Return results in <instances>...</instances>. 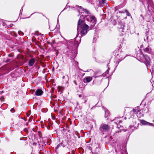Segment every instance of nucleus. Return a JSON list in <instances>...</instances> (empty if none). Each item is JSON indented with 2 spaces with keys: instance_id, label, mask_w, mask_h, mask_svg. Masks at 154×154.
<instances>
[{
  "instance_id": "c85d7f7f",
  "label": "nucleus",
  "mask_w": 154,
  "mask_h": 154,
  "mask_svg": "<svg viewBox=\"0 0 154 154\" xmlns=\"http://www.w3.org/2000/svg\"><path fill=\"white\" fill-rule=\"evenodd\" d=\"M103 2L104 1V0H102Z\"/></svg>"
},
{
  "instance_id": "5701e85b",
  "label": "nucleus",
  "mask_w": 154,
  "mask_h": 154,
  "mask_svg": "<svg viewBox=\"0 0 154 154\" xmlns=\"http://www.w3.org/2000/svg\"><path fill=\"white\" fill-rule=\"evenodd\" d=\"M47 78H45V80H46L47 81H48V80H47Z\"/></svg>"
},
{
  "instance_id": "4be33fe9",
  "label": "nucleus",
  "mask_w": 154,
  "mask_h": 154,
  "mask_svg": "<svg viewBox=\"0 0 154 154\" xmlns=\"http://www.w3.org/2000/svg\"><path fill=\"white\" fill-rule=\"evenodd\" d=\"M36 143H33V145H36Z\"/></svg>"
},
{
  "instance_id": "6ab92c4d",
  "label": "nucleus",
  "mask_w": 154,
  "mask_h": 154,
  "mask_svg": "<svg viewBox=\"0 0 154 154\" xmlns=\"http://www.w3.org/2000/svg\"><path fill=\"white\" fill-rule=\"evenodd\" d=\"M126 12L127 13V15L128 16H129V14L128 13L127 11H126Z\"/></svg>"
},
{
  "instance_id": "f3484780",
  "label": "nucleus",
  "mask_w": 154,
  "mask_h": 154,
  "mask_svg": "<svg viewBox=\"0 0 154 154\" xmlns=\"http://www.w3.org/2000/svg\"><path fill=\"white\" fill-rule=\"evenodd\" d=\"M122 131H123L124 132H125L126 131L125 130H122L120 131H118V133H119V132H121Z\"/></svg>"
},
{
  "instance_id": "9b49d317",
  "label": "nucleus",
  "mask_w": 154,
  "mask_h": 154,
  "mask_svg": "<svg viewBox=\"0 0 154 154\" xmlns=\"http://www.w3.org/2000/svg\"><path fill=\"white\" fill-rule=\"evenodd\" d=\"M63 141L62 142H63ZM61 146H62L63 147H64V146L63 144V142H62L61 143H60L58 144L57 146L56 149H57L59 147H61Z\"/></svg>"
},
{
  "instance_id": "393cba45",
  "label": "nucleus",
  "mask_w": 154,
  "mask_h": 154,
  "mask_svg": "<svg viewBox=\"0 0 154 154\" xmlns=\"http://www.w3.org/2000/svg\"><path fill=\"white\" fill-rule=\"evenodd\" d=\"M148 110V109H147V111L146 112H147Z\"/></svg>"
},
{
  "instance_id": "bb28decb",
  "label": "nucleus",
  "mask_w": 154,
  "mask_h": 154,
  "mask_svg": "<svg viewBox=\"0 0 154 154\" xmlns=\"http://www.w3.org/2000/svg\"><path fill=\"white\" fill-rule=\"evenodd\" d=\"M117 128H119V127H118V126H117Z\"/></svg>"
},
{
  "instance_id": "6e6552de",
  "label": "nucleus",
  "mask_w": 154,
  "mask_h": 154,
  "mask_svg": "<svg viewBox=\"0 0 154 154\" xmlns=\"http://www.w3.org/2000/svg\"><path fill=\"white\" fill-rule=\"evenodd\" d=\"M35 63V60L32 59L30 60L29 62V64L30 66H32Z\"/></svg>"
},
{
  "instance_id": "39448f33",
  "label": "nucleus",
  "mask_w": 154,
  "mask_h": 154,
  "mask_svg": "<svg viewBox=\"0 0 154 154\" xmlns=\"http://www.w3.org/2000/svg\"><path fill=\"white\" fill-rule=\"evenodd\" d=\"M43 93V91L40 89H37L35 92V95L38 96L41 95Z\"/></svg>"
},
{
  "instance_id": "9d476101",
  "label": "nucleus",
  "mask_w": 154,
  "mask_h": 154,
  "mask_svg": "<svg viewBox=\"0 0 154 154\" xmlns=\"http://www.w3.org/2000/svg\"><path fill=\"white\" fill-rule=\"evenodd\" d=\"M142 123L144 125H147L150 126L153 125L152 123L147 122H146L144 121H142Z\"/></svg>"
},
{
  "instance_id": "4468645a",
  "label": "nucleus",
  "mask_w": 154,
  "mask_h": 154,
  "mask_svg": "<svg viewBox=\"0 0 154 154\" xmlns=\"http://www.w3.org/2000/svg\"><path fill=\"white\" fill-rule=\"evenodd\" d=\"M71 154H75V151L74 150H73L71 151Z\"/></svg>"
},
{
  "instance_id": "aec40b11",
  "label": "nucleus",
  "mask_w": 154,
  "mask_h": 154,
  "mask_svg": "<svg viewBox=\"0 0 154 154\" xmlns=\"http://www.w3.org/2000/svg\"><path fill=\"white\" fill-rule=\"evenodd\" d=\"M79 97H82V95H81V94H79Z\"/></svg>"
},
{
  "instance_id": "ddd939ff",
  "label": "nucleus",
  "mask_w": 154,
  "mask_h": 154,
  "mask_svg": "<svg viewBox=\"0 0 154 154\" xmlns=\"http://www.w3.org/2000/svg\"><path fill=\"white\" fill-rule=\"evenodd\" d=\"M109 116V113L108 111H106L105 114V117L106 118L108 117Z\"/></svg>"
},
{
  "instance_id": "a211bd4d",
  "label": "nucleus",
  "mask_w": 154,
  "mask_h": 154,
  "mask_svg": "<svg viewBox=\"0 0 154 154\" xmlns=\"http://www.w3.org/2000/svg\"><path fill=\"white\" fill-rule=\"evenodd\" d=\"M108 78H106L105 79H106V80H107L108 81V82H109V79H107Z\"/></svg>"
},
{
  "instance_id": "dca6fc26",
  "label": "nucleus",
  "mask_w": 154,
  "mask_h": 154,
  "mask_svg": "<svg viewBox=\"0 0 154 154\" xmlns=\"http://www.w3.org/2000/svg\"><path fill=\"white\" fill-rule=\"evenodd\" d=\"M11 112H15V111L14 109H12L11 110Z\"/></svg>"
},
{
  "instance_id": "20e7f679",
  "label": "nucleus",
  "mask_w": 154,
  "mask_h": 154,
  "mask_svg": "<svg viewBox=\"0 0 154 154\" xmlns=\"http://www.w3.org/2000/svg\"><path fill=\"white\" fill-rule=\"evenodd\" d=\"M86 19L88 21H90V24L91 27H94L96 23V20L94 17L92 16H87Z\"/></svg>"
},
{
  "instance_id": "f03ea898",
  "label": "nucleus",
  "mask_w": 154,
  "mask_h": 154,
  "mask_svg": "<svg viewBox=\"0 0 154 154\" xmlns=\"http://www.w3.org/2000/svg\"><path fill=\"white\" fill-rule=\"evenodd\" d=\"M130 114H134V116L135 117V115L138 117L140 118L143 116V114L140 112V108L139 107H137L133 109V110L130 112Z\"/></svg>"
},
{
  "instance_id": "412c9836",
  "label": "nucleus",
  "mask_w": 154,
  "mask_h": 154,
  "mask_svg": "<svg viewBox=\"0 0 154 154\" xmlns=\"http://www.w3.org/2000/svg\"><path fill=\"white\" fill-rule=\"evenodd\" d=\"M74 83H75V84L76 85H77V84H76V82H75V81H74Z\"/></svg>"
},
{
  "instance_id": "f257e3e1",
  "label": "nucleus",
  "mask_w": 154,
  "mask_h": 154,
  "mask_svg": "<svg viewBox=\"0 0 154 154\" xmlns=\"http://www.w3.org/2000/svg\"><path fill=\"white\" fill-rule=\"evenodd\" d=\"M84 18L83 15L80 17L78 23L77 31L79 30L82 34L85 35L87 33L89 27L84 22V20H82Z\"/></svg>"
},
{
  "instance_id": "423d86ee",
  "label": "nucleus",
  "mask_w": 154,
  "mask_h": 154,
  "mask_svg": "<svg viewBox=\"0 0 154 154\" xmlns=\"http://www.w3.org/2000/svg\"><path fill=\"white\" fill-rule=\"evenodd\" d=\"M92 80V78H85L83 79V82L85 83H88Z\"/></svg>"
},
{
  "instance_id": "f8f14e48",
  "label": "nucleus",
  "mask_w": 154,
  "mask_h": 154,
  "mask_svg": "<svg viewBox=\"0 0 154 154\" xmlns=\"http://www.w3.org/2000/svg\"><path fill=\"white\" fill-rule=\"evenodd\" d=\"M80 8L81 11H84L87 14V13H88V11H87L86 10L83 9V8H81V7Z\"/></svg>"
},
{
  "instance_id": "1a4fd4ad",
  "label": "nucleus",
  "mask_w": 154,
  "mask_h": 154,
  "mask_svg": "<svg viewBox=\"0 0 154 154\" xmlns=\"http://www.w3.org/2000/svg\"><path fill=\"white\" fill-rule=\"evenodd\" d=\"M115 120L116 122H115V124H117L118 122V123L119 124H120L121 122H122L121 120L119 119V118H117L115 119Z\"/></svg>"
},
{
  "instance_id": "2eb2a0df",
  "label": "nucleus",
  "mask_w": 154,
  "mask_h": 154,
  "mask_svg": "<svg viewBox=\"0 0 154 154\" xmlns=\"http://www.w3.org/2000/svg\"><path fill=\"white\" fill-rule=\"evenodd\" d=\"M0 100H1L2 101H4V97H2L1 98H0Z\"/></svg>"
},
{
  "instance_id": "cd10ccee",
  "label": "nucleus",
  "mask_w": 154,
  "mask_h": 154,
  "mask_svg": "<svg viewBox=\"0 0 154 154\" xmlns=\"http://www.w3.org/2000/svg\"><path fill=\"white\" fill-rule=\"evenodd\" d=\"M153 122H154V119L153 120Z\"/></svg>"
},
{
  "instance_id": "a878e982",
  "label": "nucleus",
  "mask_w": 154,
  "mask_h": 154,
  "mask_svg": "<svg viewBox=\"0 0 154 154\" xmlns=\"http://www.w3.org/2000/svg\"><path fill=\"white\" fill-rule=\"evenodd\" d=\"M26 125H28V123H26Z\"/></svg>"
},
{
  "instance_id": "b1692460",
  "label": "nucleus",
  "mask_w": 154,
  "mask_h": 154,
  "mask_svg": "<svg viewBox=\"0 0 154 154\" xmlns=\"http://www.w3.org/2000/svg\"><path fill=\"white\" fill-rule=\"evenodd\" d=\"M124 118H125V119H126V117H125Z\"/></svg>"
},
{
  "instance_id": "7ed1b4c3",
  "label": "nucleus",
  "mask_w": 154,
  "mask_h": 154,
  "mask_svg": "<svg viewBox=\"0 0 154 154\" xmlns=\"http://www.w3.org/2000/svg\"><path fill=\"white\" fill-rule=\"evenodd\" d=\"M109 127L107 125L104 123L101 124L100 126L99 130L103 134L109 129Z\"/></svg>"
},
{
  "instance_id": "0eeeda50",
  "label": "nucleus",
  "mask_w": 154,
  "mask_h": 154,
  "mask_svg": "<svg viewBox=\"0 0 154 154\" xmlns=\"http://www.w3.org/2000/svg\"><path fill=\"white\" fill-rule=\"evenodd\" d=\"M137 128L136 127L133 125H130L129 127V129L131 130H130V131L131 132L133 131L134 130L136 129Z\"/></svg>"
}]
</instances>
